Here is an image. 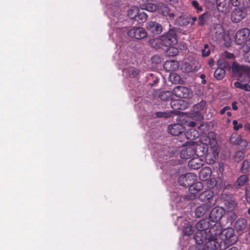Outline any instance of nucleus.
Returning a JSON list of instances; mask_svg holds the SVG:
<instances>
[{
  "label": "nucleus",
  "mask_w": 250,
  "mask_h": 250,
  "mask_svg": "<svg viewBox=\"0 0 250 250\" xmlns=\"http://www.w3.org/2000/svg\"><path fill=\"white\" fill-rule=\"evenodd\" d=\"M195 146L196 156H202L209 151V148L212 152L213 157L211 162L214 163L219 152V147L216 141L215 134L212 131L208 133V135L201 136L198 142L192 141Z\"/></svg>",
  "instance_id": "f257e3e1"
},
{
  "label": "nucleus",
  "mask_w": 250,
  "mask_h": 250,
  "mask_svg": "<svg viewBox=\"0 0 250 250\" xmlns=\"http://www.w3.org/2000/svg\"><path fill=\"white\" fill-rule=\"evenodd\" d=\"M221 228H218V225L214 224L208 230V236H204L203 243L198 244L201 245L203 250H215L220 247L222 243L219 238Z\"/></svg>",
  "instance_id": "f03ea898"
},
{
  "label": "nucleus",
  "mask_w": 250,
  "mask_h": 250,
  "mask_svg": "<svg viewBox=\"0 0 250 250\" xmlns=\"http://www.w3.org/2000/svg\"><path fill=\"white\" fill-rule=\"evenodd\" d=\"M235 78L238 81L235 82V87L240 88L246 91H250V67L240 65L235 63Z\"/></svg>",
  "instance_id": "7ed1b4c3"
},
{
  "label": "nucleus",
  "mask_w": 250,
  "mask_h": 250,
  "mask_svg": "<svg viewBox=\"0 0 250 250\" xmlns=\"http://www.w3.org/2000/svg\"><path fill=\"white\" fill-rule=\"evenodd\" d=\"M211 225L208 219L201 220L196 223L195 227L197 231L194 236V239L197 244L203 243L204 240L203 237L208 236Z\"/></svg>",
  "instance_id": "20e7f679"
},
{
  "label": "nucleus",
  "mask_w": 250,
  "mask_h": 250,
  "mask_svg": "<svg viewBox=\"0 0 250 250\" xmlns=\"http://www.w3.org/2000/svg\"><path fill=\"white\" fill-rule=\"evenodd\" d=\"M203 188V184L202 182H198L196 183H193L189 186L188 190L190 195L187 197H182L176 193H173V196L175 197L174 201L176 204H179L181 202L185 201L186 200H193L196 197V194L200 191Z\"/></svg>",
  "instance_id": "39448f33"
},
{
  "label": "nucleus",
  "mask_w": 250,
  "mask_h": 250,
  "mask_svg": "<svg viewBox=\"0 0 250 250\" xmlns=\"http://www.w3.org/2000/svg\"><path fill=\"white\" fill-rule=\"evenodd\" d=\"M157 42H160L166 46L175 44L177 42V39L175 29H170L166 34L161 36L157 40Z\"/></svg>",
  "instance_id": "423d86ee"
},
{
  "label": "nucleus",
  "mask_w": 250,
  "mask_h": 250,
  "mask_svg": "<svg viewBox=\"0 0 250 250\" xmlns=\"http://www.w3.org/2000/svg\"><path fill=\"white\" fill-rule=\"evenodd\" d=\"M215 29L216 38L218 40H222L224 42V44L227 47L230 46L231 43L232 38H233V35L230 36L229 32H225L222 26L221 25H217Z\"/></svg>",
  "instance_id": "0eeeda50"
},
{
  "label": "nucleus",
  "mask_w": 250,
  "mask_h": 250,
  "mask_svg": "<svg viewBox=\"0 0 250 250\" xmlns=\"http://www.w3.org/2000/svg\"><path fill=\"white\" fill-rule=\"evenodd\" d=\"M247 145L246 140L242 138L240 136H238L235 138V159L238 158V161L244 158V150Z\"/></svg>",
  "instance_id": "6e6552de"
},
{
  "label": "nucleus",
  "mask_w": 250,
  "mask_h": 250,
  "mask_svg": "<svg viewBox=\"0 0 250 250\" xmlns=\"http://www.w3.org/2000/svg\"><path fill=\"white\" fill-rule=\"evenodd\" d=\"M234 233V230L231 228H228L222 232L221 231L219 234L220 241L228 245L233 244Z\"/></svg>",
  "instance_id": "1a4fd4ad"
},
{
  "label": "nucleus",
  "mask_w": 250,
  "mask_h": 250,
  "mask_svg": "<svg viewBox=\"0 0 250 250\" xmlns=\"http://www.w3.org/2000/svg\"><path fill=\"white\" fill-rule=\"evenodd\" d=\"M195 146L192 142H189L186 147L184 148L180 152V155L182 158L189 159L196 156Z\"/></svg>",
  "instance_id": "9d476101"
},
{
  "label": "nucleus",
  "mask_w": 250,
  "mask_h": 250,
  "mask_svg": "<svg viewBox=\"0 0 250 250\" xmlns=\"http://www.w3.org/2000/svg\"><path fill=\"white\" fill-rule=\"evenodd\" d=\"M196 176L192 173H188L186 174L181 175L178 179L179 184L183 187H188L195 182Z\"/></svg>",
  "instance_id": "9b49d317"
},
{
  "label": "nucleus",
  "mask_w": 250,
  "mask_h": 250,
  "mask_svg": "<svg viewBox=\"0 0 250 250\" xmlns=\"http://www.w3.org/2000/svg\"><path fill=\"white\" fill-rule=\"evenodd\" d=\"M224 212V209L222 208L219 207H215L212 209L209 214V220L212 222L216 223L215 224L219 225L217 222L222 218ZM218 228H220L219 225H218Z\"/></svg>",
  "instance_id": "f8f14e48"
},
{
  "label": "nucleus",
  "mask_w": 250,
  "mask_h": 250,
  "mask_svg": "<svg viewBox=\"0 0 250 250\" xmlns=\"http://www.w3.org/2000/svg\"><path fill=\"white\" fill-rule=\"evenodd\" d=\"M127 35L130 38L140 40L146 37L147 33L143 28L133 27L128 31Z\"/></svg>",
  "instance_id": "ddd939ff"
},
{
  "label": "nucleus",
  "mask_w": 250,
  "mask_h": 250,
  "mask_svg": "<svg viewBox=\"0 0 250 250\" xmlns=\"http://www.w3.org/2000/svg\"><path fill=\"white\" fill-rule=\"evenodd\" d=\"M173 93L176 97L180 98H188L192 95L191 90L185 86H177L173 90Z\"/></svg>",
  "instance_id": "4468645a"
},
{
  "label": "nucleus",
  "mask_w": 250,
  "mask_h": 250,
  "mask_svg": "<svg viewBox=\"0 0 250 250\" xmlns=\"http://www.w3.org/2000/svg\"><path fill=\"white\" fill-rule=\"evenodd\" d=\"M250 31L247 28H244L238 31L235 34V43L240 44L245 42L249 37Z\"/></svg>",
  "instance_id": "2eb2a0df"
},
{
  "label": "nucleus",
  "mask_w": 250,
  "mask_h": 250,
  "mask_svg": "<svg viewBox=\"0 0 250 250\" xmlns=\"http://www.w3.org/2000/svg\"><path fill=\"white\" fill-rule=\"evenodd\" d=\"M232 5L231 0H216V6L219 12L226 13Z\"/></svg>",
  "instance_id": "dca6fc26"
},
{
  "label": "nucleus",
  "mask_w": 250,
  "mask_h": 250,
  "mask_svg": "<svg viewBox=\"0 0 250 250\" xmlns=\"http://www.w3.org/2000/svg\"><path fill=\"white\" fill-rule=\"evenodd\" d=\"M158 11L159 13L165 17H168L169 20H173L175 17V14L171 12L170 9L167 4L164 3H159Z\"/></svg>",
  "instance_id": "f3484780"
},
{
  "label": "nucleus",
  "mask_w": 250,
  "mask_h": 250,
  "mask_svg": "<svg viewBox=\"0 0 250 250\" xmlns=\"http://www.w3.org/2000/svg\"><path fill=\"white\" fill-rule=\"evenodd\" d=\"M212 206H213V203L212 201H210V204H203L201 205L196 209L195 212V215L198 217L203 216L209 210Z\"/></svg>",
  "instance_id": "a211bd4d"
},
{
  "label": "nucleus",
  "mask_w": 250,
  "mask_h": 250,
  "mask_svg": "<svg viewBox=\"0 0 250 250\" xmlns=\"http://www.w3.org/2000/svg\"><path fill=\"white\" fill-rule=\"evenodd\" d=\"M146 28L153 34H158L162 32L163 27L161 24L157 22L151 21L146 24Z\"/></svg>",
  "instance_id": "6ab92c4d"
},
{
  "label": "nucleus",
  "mask_w": 250,
  "mask_h": 250,
  "mask_svg": "<svg viewBox=\"0 0 250 250\" xmlns=\"http://www.w3.org/2000/svg\"><path fill=\"white\" fill-rule=\"evenodd\" d=\"M168 130L169 134L176 136L181 134L185 130V128L182 125L175 124L169 125L168 127Z\"/></svg>",
  "instance_id": "aec40b11"
},
{
  "label": "nucleus",
  "mask_w": 250,
  "mask_h": 250,
  "mask_svg": "<svg viewBox=\"0 0 250 250\" xmlns=\"http://www.w3.org/2000/svg\"><path fill=\"white\" fill-rule=\"evenodd\" d=\"M213 196V192L211 190H207L200 193L198 198L202 202L208 201V204H210V201H212L214 205L215 201L212 198Z\"/></svg>",
  "instance_id": "412c9836"
},
{
  "label": "nucleus",
  "mask_w": 250,
  "mask_h": 250,
  "mask_svg": "<svg viewBox=\"0 0 250 250\" xmlns=\"http://www.w3.org/2000/svg\"><path fill=\"white\" fill-rule=\"evenodd\" d=\"M241 51L245 61L250 62V39L242 46Z\"/></svg>",
  "instance_id": "4be33fe9"
},
{
  "label": "nucleus",
  "mask_w": 250,
  "mask_h": 250,
  "mask_svg": "<svg viewBox=\"0 0 250 250\" xmlns=\"http://www.w3.org/2000/svg\"><path fill=\"white\" fill-rule=\"evenodd\" d=\"M248 8V7L235 8V22L241 21L246 16Z\"/></svg>",
  "instance_id": "5701e85b"
},
{
  "label": "nucleus",
  "mask_w": 250,
  "mask_h": 250,
  "mask_svg": "<svg viewBox=\"0 0 250 250\" xmlns=\"http://www.w3.org/2000/svg\"><path fill=\"white\" fill-rule=\"evenodd\" d=\"M247 221L245 219L240 218L235 222V231L242 233L247 227Z\"/></svg>",
  "instance_id": "b1692460"
},
{
  "label": "nucleus",
  "mask_w": 250,
  "mask_h": 250,
  "mask_svg": "<svg viewBox=\"0 0 250 250\" xmlns=\"http://www.w3.org/2000/svg\"><path fill=\"white\" fill-rule=\"evenodd\" d=\"M206 105V102L204 101H201L199 103L195 104L193 106V111L196 114L195 118L197 120H201L202 116L199 112L203 109Z\"/></svg>",
  "instance_id": "393cba45"
},
{
  "label": "nucleus",
  "mask_w": 250,
  "mask_h": 250,
  "mask_svg": "<svg viewBox=\"0 0 250 250\" xmlns=\"http://www.w3.org/2000/svg\"><path fill=\"white\" fill-rule=\"evenodd\" d=\"M211 170L208 167L202 168L199 173V178L202 181H207L210 177Z\"/></svg>",
  "instance_id": "a878e982"
},
{
  "label": "nucleus",
  "mask_w": 250,
  "mask_h": 250,
  "mask_svg": "<svg viewBox=\"0 0 250 250\" xmlns=\"http://www.w3.org/2000/svg\"><path fill=\"white\" fill-rule=\"evenodd\" d=\"M223 57L226 63L230 62L231 63V70L233 72H234V56L233 54L226 51L224 53Z\"/></svg>",
  "instance_id": "bb28decb"
},
{
  "label": "nucleus",
  "mask_w": 250,
  "mask_h": 250,
  "mask_svg": "<svg viewBox=\"0 0 250 250\" xmlns=\"http://www.w3.org/2000/svg\"><path fill=\"white\" fill-rule=\"evenodd\" d=\"M185 136L188 140H194L199 137V133L193 128H191L186 131Z\"/></svg>",
  "instance_id": "cd10ccee"
},
{
  "label": "nucleus",
  "mask_w": 250,
  "mask_h": 250,
  "mask_svg": "<svg viewBox=\"0 0 250 250\" xmlns=\"http://www.w3.org/2000/svg\"><path fill=\"white\" fill-rule=\"evenodd\" d=\"M188 165L193 169H198L202 165L200 159L196 156L194 157L189 162Z\"/></svg>",
  "instance_id": "c85d7f7f"
},
{
  "label": "nucleus",
  "mask_w": 250,
  "mask_h": 250,
  "mask_svg": "<svg viewBox=\"0 0 250 250\" xmlns=\"http://www.w3.org/2000/svg\"><path fill=\"white\" fill-rule=\"evenodd\" d=\"M124 74L130 77H135L139 74V71L134 67H129V68H124L123 69Z\"/></svg>",
  "instance_id": "c756f323"
},
{
  "label": "nucleus",
  "mask_w": 250,
  "mask_h": 250,
  "mask_svg": "<svg viewBox=\"0 0 250 250\" xmlns=\"http://www.w3.org/2000/svg\"><path fill=\"white\" fill-rule=\"evenodd\" d=\"M139 12V9L136 6L131 7L127 11V15L130 19H134L137 16Z\"/></svg>",
  "instance_id": "7c9ffc66"
},
{
  "label": "nucleus",
  "mask_w": 250,
  "mask_h": 250,
  "mask_svg": "<svg viewBox=\"0 0 250 250\" xmlns=\"http://www.w3.org/2000/svg\"><path fill=\"white\" fill-rule=\"evenodd\" d=\"M250 6V0H235V7H249Z\"/></svg>",
  "instance_id": "2f4dec72"
},
{
  "label": "nucleus",
  "mask_w": 250,
  "mask_h": 250,
  "mask_svg": "<svg viewBox=\"0 0 250 250\" xmlns=\"http://www.w3.org/2000/svg\"><path fill=\"white\" fill-rule=\"evenodd\" d=\"M225 75V70L219 67L217 68L214 73V77L218 80H221L223 79Z\"/></svg>",
  "instance_id": "473e14b6"
},
{
  "label": "nucleus",
  "mask_w": 250,
  "mask_h": 250,
  "mask_svg": "<svg viewBox=\"0 0 250 250\" xmlns=\"http://www.w3.org/2000/svg\"><path fill=\"white\" fill-rule=\"evenodd\" d=\"M165 66L167 68L169 67L170 70H175L179 67L178 63L176 61H167L165 63Z\"/></svg>",
  "instance_id": "72a5a7b5"
},
{
  "label": "nucleus",
  "mask_w": 250,
  "mask_h": 250,
  "mask_svg": "<svg viewBox=\"0 0 250 250\" xmlns=\"http://www.w3.org/2000/svg\"><path fill=\"white\" fill-rule=\"evenodd\" d=\"M158 4L156 5L152 3H148L146 5H144L141 7L142 9H146L149 12H154L158 10Z\"/></svg>",
  "instance_id": "f704fd0d"
},
{
  "label": "nucleus",
  "mask_w": 250,
  "mask_h": 250,
  "mask_svg": "<svg viewBox=\"0 0 250 250\" xmlns=\"http://www.w3.org/2000/svg\"><path fill=\"white\" fill-rule=\"evenodd\" d=\"M174 113L173 111H167L164 112H158L156 113V116L159 118H168L172 116Z\"/></svg>",
  "instance_id": "c9c22d12"
},
{
  "label": "nucleus",
  "mask_w": 250,
  "mask_h": 250,
  "mask_svg": "<svg viewBox=\"0 0 250 250\" xmlns=\"http://www.w3.org/2000/svg\"><path fill=\"white\" fill-rule=\"evenodd\" d=\"M167 53L169 56H174L178 53V49L173 45L167 46Z\"/></svg>",
  "instance_id": "e433bc0d"
},
{
  "label": "nucleus",
  "mask_w": 250,
  "mask_h": 250,
  "mask_svg": "<svg viewBox=\"0 0 250 250\" xmlns=\"http://www.w3.org/2000/svg\"><path fill=\"white\" fill-rule=\"evenodd\" d=\"M183 227H184L183 232L184 235L189 236L192 234V229L190 225L184 223V226Z\"/></svg>",
  "instance_id": "4c0bfd02"
},
{
  "label": "nucleus",
  "mask_w": 250,
  "mask_h": 250,
  "mask_svg": "<svg viewBox=\"0 0 250 250\" xmlns=\"http://www.w3.org/2000/svg\"><path fill=\"white\" fill-rule=\"evenodd\" d=\"M171 92L169 91L161 92L159 95L160 99L164 101H167L171 99Z\"/></svg>",
  "instance_id": "58836bf2"
},
{
  "label": "nucleus",
  "mask_w": 250,
  "mask_h": 250,
  "mask_svg": "<svg viewBox=\"0 0 250 250\" xmlns=\"http://www.w3.org/2000/svg\"><path fill=\"white\" fill-rule=\"evenodd\" d=\"M208 13H204V14L201 15L199 17L198 19V25L200 26L204 25L205 23L206 20L208 18Z\"/></svg>",
  "instance_id": "ea45409f"
},
{
  "label": "nucleus",
  "mask_w": 250,
  "mask_h": 250,
  "mask_svg": "<svg viewBox=\"0 0 250 250\" xmlns=\"http://www.w3.org/2000/svg\"><path fill=\"white\" fill-rule=\"evenodd\" d=\"M248 180L247 176L244 175L240 176L237 180L238 185L239 186H243Z\"/></svg>",
  "instance_id": "a19ab883"
},
{
  "label": "nucleus",
  "mask_w": 250,
  "mask_h": 250,
  "mask_svg": "<svg viewBox=\"0 0 250 250\" xmlns=\"http://www.w3.org/2000/svg\"><path fill=\"white\" fill-rule=\"evenodd\" d=\"M202 53L203 57H207L210 54V50L209 48L208 44H205L204 45V48L202 50Z\"/></svg>",
  "instance_id": "79ce46f5"
},
{
  "label": "nucleus",
  "mask_w": 250,
  "mask_h": 250,
  "mask_svg": "<svg viewBox=\"0 0 250 250\" xmlns=\"http://www.w3.org/2000/svg\"><path fill=\"white\" fill-rule=\"evenodd\" d=\"M147 17V14L143 11L141 12L139 11L137 16V18L140 19L142 22H144L145 21H146Z\"/></svg>",
  "instance_id": "37998d69"
},
{
  "label": "nucleus",
  "mask_w": 250,
  "mask_h": 250,
  "mask_svg": "<svg viewBox=\"0 0 250 250\" xmlns=\"http://www.w3.org/2000/svg\"><path fill=\"white\" fill-rule=\"evenodd\" d=\"M216 184V180L214 178H211L207 182L208 187L209 188H212Z\"/></svg>",
  "instance_id": "c03bdc74"
},
{
  "label": "nucleus",
  "mask_w": 250,
  "mask_h": 250,
  "mask_svg": "<svg viewBox=\"0 0 250 250\" xmlns=\"http://www.w3.org/2000/svg\"><path fill=\"white\" fill-rule=\"evenodd\" d=\"M245 194L246 200L250 205V187H248L246 188Z\"/></svg>",
  "instance_id": "a18cd8bd"
},
{
  "label": "nucleus",
  "mask_w": 250,
  "mask_h": 250,
  "mask_svg": "<svg viewBox=\"0 0 250 250\" xmlns=\"http://www.w3.org/2000/svg\"><path fill=\"white\" fill-rule=\"evenodd\" d=\"M250 165V161L249 162L248 161H245L243 162L242 168L241 171L243 173L245 172L246 170L247 169L249 166Z\"/></svg>",
  "instance_id": "49530a36"
},
{
  "label": "nucleus",
  "mask_w": 250,
  "mask_h": 250,
  "mask_svg": "<svg viewBox=\"0 0 250 250\" xmlns=\"http://www.w3.org/2000/svg\"><path fill=\"white\" fill-rule=\"evenodd\" d=\"M192 6L197 9L198 11H202L203 10V8L202 7L199 6V4L197 1L194 0L192 1Z\"/></svg>",
  "instance_id": "de8ad7c7"
},
{
  "label": "nucleus",
  "mask_w": 250,
  "mask_h": 250,
  "mask_svg": "<svg viewBox=\"0 0 250 250\" xmlns=\"http://www.w3.org/2000/svg\"><path fill=\"white\" fill-rule=\"evenodd\" d=\"M170 79L172 81V78H174L175 80H174L175 82L174 83H176L177 82L180 81V77L179 75L175 74V73L171 74L170 75Z\"/></svg>",
  "instance_id": "09e8293b"
},
{
  "label": "nucleus",
  "mask_w": 250,
  "mask_h": 250,
  "mask_svg": "<svg viewBox=\"0 0 250 250\" xmlns=\"http://www.w3.org/2000/svg\"><path fill=\"white\" fill-rule=\"evenodd\" d=\"M229 109H230V108L229 107L225 106L221 110L220 112V114H224L225 113L226 111L229 110Z\"/></svg>",
  "instance_id": "8fccbe9b"
},
{
  "label": "nucleus",
  "mask_w": 250,
  "mask_h": 250,
  "mask_svg": "<svg viewBox=\"0 0 250 250\" xmlns=\"http://www.w3.org/2000/svg\"><path fill=\"white\" fill-rule=\"evenodd\" d=\"M188 126L191 127V128H193L196 125V123L193 121H190L187 123V125Z\"/></svg>",
  "instance_id": "3c124183"
},
{
  "label": "nucleus",
  "mask_w": 250,
  "mask_h": 250,
  "mask_svg": "<svg viewBox=\"0 0 250 250\" xmlns=\"http://www.w3.org/2000/svg\"><path fill=\"white\" fill-rule=\"evenodd\" d=\"M208 64L210 66L212 67L214 64V59L212 58H210L208 61Z\"/></svg>",
  "instance_id": "603ef678"
},
{
  "label": "nucleus",
  "mask_w": 250,
  "mask_h": 250,
  "mask_svg": "<svg viewBox=\"0 0 250 250\" xmlns=\"http://www.w3.org/2000/svg\"><path fill=\"white\" fill-rule=\"evenodd\" d=\"M243 125L242 124H238L235 121V130H238L239 128H242Z\"/></svg>",
  "instance_id": "864d4df0"
},
{
  "label": "nucleus",
  "mask_w": 250,
  "mask_h": 250,
  "mask_svg": "<svg viewBox=\"0 0 250 250\" xmlns=\"http://www.w3.org/2000/svg\"><path fill=\"white\" fill-rule=\"evenodd\" d=\"M191 19L192 21L191 22V24L193 25L194 23V22L197 21V18L195 17H191Z\"/></svg>",
  "instance_id": "5fc2aeb1"
},
{
  "label": "nucleus",
  "mask_w": 250,
  "mask_h": 250,
  "mask_svg": "<svg viewBox=\"0 0 250 250\" xmlns=\"http://www.w3.org/2000/svg\"><path fill=\"white\" fill-rule=\"evenodd\" d=\"M222 62H223V60L222 59H219L218 62H217V64L218 65H221L222 64Z\"/></svg>",
  "instance_id": "6e6d98bb"
},
{
  "label": "nucleus",
  "mask_w": 250,
  "mask_h": 250,
  "mask_svg": "<svg viewBox=\"0 0 250 250\" xmlns=\"http://www.w3.org/2000/svg\"><path fill=\"white\" fill-rule=\"evenodd\" d=\"M226 113H227V115H228V116H230L231 115V112H230V111H228H228H227Z\"/></svg>",
  "instance_id": "4d7b16f0"
},
{
  "label": "nucleus",
  "mask_w": 250,
  "mask_h": 250,
  "mask_svg": "<svg viewBox=\"0 0 250 250\" xmlns=\"http://www.w3.org/2000/svg\"><path fill=\"white\" fill-rule=\"evenodd\" d=\"M156 59H158V60H160L159 57L158 56H154L153 58H152V60L153 61H154L155 60H156Z\"/></svg>",
  "instance_id": "13d9d810"
},
{
  "label": "nucleus",
  "mask_w": 250,
  "mask_h": 250,
  "mask_svg": "<svg viewBox=\"0 0 250 250\" xmlns=\"http://www.w3.org/2000/svg\"><path fill=\"white\" fill-rule=\"evenodd\" d=\"M232 108L233 109H234V102L232 103Z\"/></svg>",
  "instance_id": "bf43d9fd"
},
{
  "label": "nucleus",
  "mask_w": 250,
  "mask_h": 250,
  "mask_svg": "<svg viewBox=\"0 0 250 250\" xmlns=\"http://www.w3.org/2000/svg\"><path fill=\"white\" fill-rule=\"evenodd\" d=\"M182 102H183V101H182V100H178V101H177L178 104H181V103H182Z\"/></svg>",
  "instance_id": "052dcab7"
},
{
  "label": "nucleus",
  "mask_w": 250,
  "mask_h": 250,
  "mask_svg": "<svg viewBox=\"0 0 250 250\" xmlns=\"http://www.w3.org/2000/svg\"><path fill=\"white\" fill-rule=\"evenodd\" d=\"M205 75H204V74H202V75H201V76H200V77H201L202 79H204V78H205Z\"/></svg>",
  "instance_id": "680f3d73"
},
{
  "label": "nucleus",
  "mask_w": 250,
  "mask_h": 250,
  "mask_svg": "<svg viewBox=\"0 0 250 250\" xmlns=\"http://www.w3.org/2000/svg\"><path fill=\"white\" fill-rule=\"evenodd\" d=\"M248 213L250 215V207L248 209Z\"/></svg>",
  "instance_id": "e2e57ef3"
},
{
  "label": "nucleus",
  "mask_w": 250,
  "mask_h": 250,
  "mask_svg": "<svg viewBox=\"0 0 250 250\" xmlns=\"http://www.w3.org/2000/svg\"><path fill=\"white\" fill-rule=\"evenodd\" d=\"M202 83H203V84H205L206 83V81L205 80H202Z\"/></svg>",
  "instance_id": "0e129e2a"
},
{
  "label": "nucleus",
  "mask_w": 250,
  "mask_h": 250,
  "mask_svg": "<svg viewBox=\"0 0 250 250\" xmlns=\"http://www.w3.org/2000/svg\"><path fill=\"white\" fill-rule=\"evenodd\" d=\"M232 124L234 125V120L232 121Z\"/></svg>",
  "instance_id": "69168bd1"
},
{
  "label": "nucleus",
  "mask_w": 250,
  "mask_h": 250,
  "mask_svg": "<svg viewBox=\"0 0 250 250\" xmlns=\"http://www.w3.org/2000/svg\"><path fill=\"white\" fill-rule=\"evenodd\" d=\"M160 61H157V63H159Z\"/></svg>",
  "instance_id": "338daca9"
},
{
  "label": "nucleus",
  "mask_w": 250,
  "mask_h": 250,
  "mask_svg": "<svg viewBox=\"0 0 250 250\" xmlns=\"http://www.w3.org/2000/svg\"><path fill=\"white\" fill-rule=\"evenodd\" d=\"M235 110H236V109H237V106H236V105H235Z\"/></svg>",
  "instance_id": "774afa93"
}]
</instances>
